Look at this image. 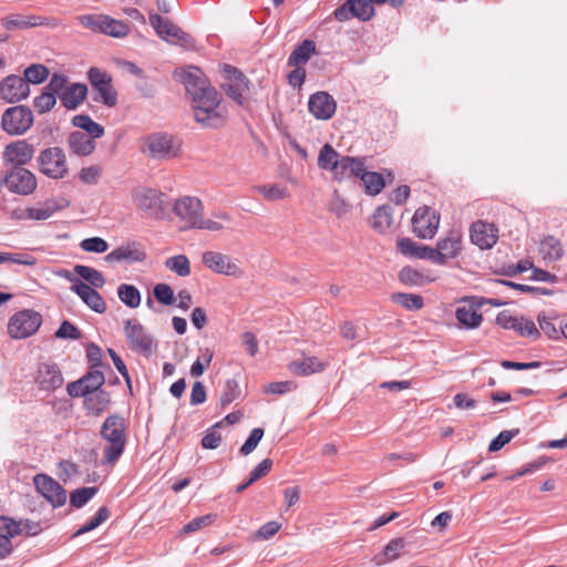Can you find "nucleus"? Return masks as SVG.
<instances>
[{
    "instance_id": "f257e3e1",
    "label": "nucleus",
    "mask_w": 567,
    "mask_h": 567,
    "mask_svg": "<svg viewBox=\"0 0 567 567\" xmlns=\"http://www.w3.org/2000/svg\"><path fill=\"white\" fill-rule=\"evenodd\" d=\"M194 116L205 127L217 128L225 122V113L219 107L220 96L210 84L192 95Z\"/></svg>"
},
{
    "instance_id": "f03ea898",
    "label": "nucleus",
    "mask_w": 567,
    "mask_h": 567,
    "mask_svg": "<svg viewBox=\"0 0 567 567\" xmlns=\"http://www.w3.org/2000/svg\"><path fill=\"white\" fill-rule=\"evenodd\" d=\"M101 436L107 442L103 450V463L113 465L123 454L126 445V423L124 417L112 414L101 426Z\"/></svg>"
},
{
    "instance_id": "7ed1b4c3",
    "label": "nucleus",
    "mask_w": 567,
    "mask_h": 567,
    "mask_svg": "<svg viewBox=\"0 0 567 567\" xmlns=\"http://www.w3.org/2000/svg\"><path fill=\"white\" fill-rule=\"evenodd\" d=\"M87 80L94 90L93 101L113 107L117 103V92L112 75L96 66L87 70Z\"/></svg>"
},
{
    "instance_id": "20e7f679",
    "label": "nucleus",
    "mask_w": 567,
    "mask_h": 567,
    "mask_svg": "<svg viewBox=\"0 0 567 567\" xmlns=\"http://www.w3.org/2000/svg\"><path fill=\"white\" fill-rule=\"evenodd\" d=\"M39 171L49 178L62 179L69 174L64 151L59 146L42 150L38 156Z\"/></svg>"
},
{
    "instance_id": "39448f33",
    "label": "nucleus",
    "mask_w": 567,
    "mask_h": 567,
    "mask_svg": "<svg viewBox=\"0 0 567 567\" xmlns=\"http://www.w3.org/2000/svg\"><path fill=\"white\" fill-rule=\"evenodd\" d=\"M33 122V113L28 106L16 105L3 112L1 127L11 136H20L32 127Z\"/></svg>"
},
{
    "instance_id": "423d86ee",
    "label": "nucleus",
    "mask_w": 567,
    "mask_h": 567,
    "mask_svg": "<svg viewBox=\"0 0 567 567\" xmlns=\"http://www.w3.org/2000/svg\"><path fill=\"white\" fill-rule=\"evenodd\" d=\"M221 73L225 81L221 83V89L226 95L235 101L237 104L243 105L245 96L249 91V81L244 73L237 68L224 64Z\"/></svg>"
},
{
    "instance_id": "0eeeda50",
    "label": "nucleus",
    "mask_w": 567,
    "mask_h": 567,
    "mask_svg": "<svg viewBox=\"0 0 567 567\" xmlns=\"http://www.w3.org/2000/svg\"><path fill=\"white\" fill-rule=\"evenodd\" d=\"M42 323L39 312L24 309L13 315L8 323V332L13 339H23L38 331Z\"/></svg>"
},
{
    "instance_id": "6e6552de",
    "label": "nucleus",
    "mask_w": 567,
    "mask_h": 567,
    "mask_svg": "<svg viewBox=\"0 0 567 567\" xmlns=\"http://www.w3.org/2000/svg\"><path fill=\"white\" fill-rule=\"evenodd\" d=\"M496 323L506 330H513L518 336L537 340L540 338V331L535 322L524 316L513 315L508 310H503L496 316Z\"/></svg>"
},
{
    "instance_id": "1a4fd4ad",
    "label": "nucleus",
    "mask_w": 567,
    "mask_h": 567,
    "mask_svg": "<svg viewBox=\"0 0 567 567\" xmlns=\"http://www.w3.org/2000/svg\"><path fill=\"white\" fill-rule=\"evenodd\" d=\"M9 192L19 195H30L37 188L35 175L24 167H12L1 181Z\"/></svg>"
},
{
    "instance_id": "9d476101",
    "label": "nucleus",
    "mask_w": 567,
    "mask_h": 567,
    "mask_svg": "<svg viewBox=\"0 0 567 567\" xmlns=\"http://www.w3.org/2000/svg\"><path fill=\"white\" fill-rule=\"evenodd\" d=\"M124 331L132 350L146 358L152 355L154 339L136 319L127 320Z\"/></svg>"
},
{
    "instance_id": "9b49d317",
    "label": "nucleus",
    "mask_w": 567,
    "mask_h": 567,
    "mask_svg": "<svg viewBox=\"0 0 567 567\" xmlns=\"http://www.w3.org/2000/svg\"><path fill=\"white\" fill-rule=\"evenodd\" d=\"M142 152L154 159H167L177 156L178 147L171 135L154 133L144 140Z\"/></svg>"
},
{
    "instance_id": "f8f14e48",
    "label": "nucleus",
    "mask_w": 567,
    "mask_h": 567,
    "mask_svg": "<svg viewBox=\"0 0 567 567\" xmlns=\"http://www.w3.org/2000/svg\"><path fill=\"white\" fill-rule=\"evenodd\" d=\"M374 16L375 9L369 0H346L333 11V17L339 22H346L351 18L368 22Z\"/></svg>"
},
{
    "instance_id": "ddd939ff",
    "label": "nucleus",
    "mask_w": 567,
    "mask_h": 567,
    "mask_svg": "<svg viewBox=\"0 0 567 567\" xmlns=\"http://www.w3.org/2000/svg\"><path fill=\"white\" fill-rule=\"evenodd\" d=\"M440 226V215L429 206L420 207L412 217L414 234L422 239H432Z\"/></svg>"
},
{
    "instance_id": "4468645a",
    "label": "nucleus",
    "mask_w": 567,
    "mask_h": 567,
    "mask_svg": "<svg viewBox=\"0 0 567 567\" xmlns=\"http://www.w3.org/2000/svg\"><path fill=\"white\" fill-rule=\"evenodd\" d=\"M165 194L153 188L141 187L134 190V204L151 217H159L164 209Z\"/></svg>"
},
{
    "instance_id": "2eb2a0df",
    "label": "nucleus",
    "mask_w": 567,
    "mask_h": 567,
    "mask_svg": "<svg viewBox=\"0 0 567 567\" xmlns=\"http://www.w3.org/2000/svg\"><path fill=\"white\" fill-rule=\"evenodd\" d=\"M37 491L54 507H61L66 502V491L62 485L47 474H37L33 477Z\"/></svg>"
},
{
    "instance_id": "dca6fc26",
    "label": "nucleus",
    "mask_w": 567,
    "mask_h": 567,
    "mask_svg": "<svg viewBox=\"0 0 567 567\" xmlns=\"http://www.w3.org/2000/svg\"><path fill=\"white\" fill-rule=\"evenodd\" d=\"M203 204L197 197L184 196L174 204V213L185 223L186 229H194L203 215Z\"/></svg>"
},
{
    "instance_id": "f3484780",
    "label": "nucleus",
    "mask_w": 567,
    "mask_h": 567,
    "mask_svg": "<svg viewBox=\"0 0 567 567\" xmlns=\"http://www.w3.org/2000/svg\"><path fill=\"white\" fill-rule=\"evenodd\" d=\"M34 155V146L27 140H18L6 145L2 159L6 165L23 167Z\"/></svg>"
},
{
    "instance_id": "a211bd4d",
    "label": "nucleus",
    "mask_w": 567,
    "mask_h": 567,
    "mask_svg": "<svg viewBox=\"0 0 567 567\" xmlns=\"http://www.w3.org/2000/svg\"><path fill=\"white\" fill-rule=\"evenodd\" d=\"M30 95V86L22 76L10 74L0 82V97L8 103H17Z\"/></svg>"
},
{
    "instance_id": "6ab92c4d",
    "label": "nucleus",
    "mask_w": 567,
    "mask_h": 567,
    "mask_svg": "<svg viewBox=\"0 0 567 567\" xmlns=\"http://www.w3.org/2000/svg\"><path fill=\"white\" fill-rule=\"evenodd\" d=\"M470 238L480 249H491L498 239V229L494 224L477 220L471 225Z\"/></svg>"
},
{
    "instance_id": "aec40b11",
    "label": "nucleus",
    "mask_w": 567,
    "mask_h": 567,
    "mask_svg": "<svg viewBox=\"0 0 567 567\" xmlns=\"http://www.w3.org/2000/svg\"><path fill=\"white\" fill-rule=\"evenodd\" d=\"M202 262L209 270L220 275L237 276L240 271L239 267L230 256L224 255L219 251H205L202 256Z\"/></svg>"
},
{
    "instance_id": "412c9836",
    "label": "nucleus",
    "mask_w": 567,
    "mask_h": 567,
    "mask_svg": "<svg viewBox=\"0 0 567 567\" xmlns=\"http://www.w3.org/2000/svg\"><path fill=\"white\" fill-rule=\"evenodd\" d=\"M308 110L317 120L327 121L334 115L337 103L328 92L319 91L310 95Z\"/></svg>"
},
{
    "instance_id": "4be33fe9",
    "label": "nucleus",
    "mask_w": 567,
    "mask_h": 567,
    "mask_svg": "<svg viewBox=\"0 0 567 567\" xmlns=\"http://www.w3.org/2000/svg\"><path fill=\"white\" fill-rule=\"evenodd\" d=\"M35 382L42 391H55L61 388L64 379L58 364L44 362L38 368Z\"/></svg>"
},
{
    "instance_id": "5701e85b",
    "label": "nucleus",
    "mask_w": 567,
    "mask_h": 567,
    "mask_svg": "<svg viewBox=\"0 0 567 567\" xmlns=\"http://www.w3.org/2000/svg\"><path fill=\"white\" fill-rule=\"evenodd\" d=\"M442 265H446L449 259L460 256L463 249V237L460 230L452 229L436 243Z\"/></svg>"
},
{
    "instance_id": "b1692460",
    "label": "nucleus",
    "mask_w": 567,
    "mask_h": 567,
    "mask_svg": "<svg viewBox=\"0 0 567 567\" xmlns=\"http://www.w3.org/2000/svg\"><path fill=\"white\" fill-rule=\"evenodd\" d=\"M71 289L82 299V301L97 313H103L106 310V303L102 296L87 284L78 280Z\"/></svg>"
},
{
    "instance_id": "393cba45",
    "label": "nucleus",
    "mask_w": 567,
    "mask_h": 567,
    "mask_svg": "<svg viewBox=\"0 0 567 567\" xmlns=\"http://www.w3.org/2000/svg\"><path fill=\"white\" fill-rule=\"evenodd\" d=\"M364 168L363 158L342 156L334 168V179L341 182L348 178H358Z\"/></svg>"
},
{
    "instance_id": "a878e982",
    "label": "nucleus",
    "mask_w": 567,
    "mask_h": 567,
    "mask_svg": "<svg viewBox=\"0 0 567 567\" xmlns=\"http://www.w3.org/2000/svg\"><path fill=\"white\" fill-rule=\"evenodd\" d=\"M2 27L8 31L24 30L33 27L48 25V19L41 16L10 14L1 18Z\"/></svg>"
},
{
    "instance_id": "bb28decb",
    "label": "nucleus",
    "mask_w": 567,
    "mask_h": 567,
    "mask_svg": "<svg viewBox=\"0 0 567 567\" xmlns=\"http://www.w3.org/2000/svg\"><path fill=\"white\" fill-rule=\"evenodd\" d=\"M87 96V86L83 83H72L60 93L61 105L66 110H76Z\"/></svg>"
},
{
    "instance_id": "cd10ccee",
    "label": "nucleus",
    "mask_w": 567,
    "mask_h": 567,
    "mask_svg": "<svg viewBox=\"0 0 567 567\" xmlns=\"http://www.w3.org/2000/svg\"><path fill=\"white\" fill-rule=\"evenodd\" d=\"M146 258V254L137 247V245L120 246L118 248L109 252L104 259L109 264L113 262H138Z\"/></svg>"
},
{
    "instance_id": "c85d7f7f",
    "label": "nucleus",
    "mask_w": 567,
    "mask_h": 567,
    "mask_svg": "<svg viewBox=\"0 0 567 567\" xmlns=\"http://www.w3.org/2000/svg\"><path fill=\"white\" fill-rule=\"evenodd\" d=\"M178 75L190 96L209 85L200 69L196 66H188L182 70Z\"/></svg>"
},
{
    "instance_id": "c756f323",
    "label": "nucleus",
    "mask_w": 567,
    "mask_h": 567,
    "mask_svg": "<svg viewBox=\"0 0 567 567\" xmlns=\"http://www.w3.org/2000/svg\"><path fill=\"white\" fill-rule=\"evenodd\" d=\"M291 373L298 377H307L319 373L326 369V363L317 357H303L300 360H293L288 364Z\"/></svg>"
},
{
    "instance_id": "7c9ffc66",
    "label": "nucleus",
    "mask_w": 567,
    "mask_h": 567,
    "mask_svg": "<svg viewBox=\"0 0 567 567\" xmlns=\"http://www.w3.org/2000/svg\"><path fill=\"white\" fill-rule=\"evenodd\" d=\"M477 303H466L456 308L455 317L457 321L466 329L478 328L483 317L477 311Z\"/></svg>"
},
{
    "instance_id": "2f4dec72",
    "label": "nucleus",
    "mask_w": 567,
    "mask_h": 567,
    "mask_svg": "<svg viewBox=\"0 0 567 567\" xmlns=\"http://www.w3.org/2000/svg\"><path fill=\"white\" fill-rule=\"evenodd\" d=\"M93 140L94 138L90 137L85 133L75 131L69 135L68 144L70 150L76 155L86 156L90 155L95 148V143Z\"/></svg>"
},
{
    "instance_id": "473e14b6",
    "label": "nucleus",
    "mask_w": 567,
    "mask_h": 567,
    "mask_svg": "<svg viewBox=\"0 0 567 567\" xmlns=\"http://www.w3.org/2000/svg\"><path fill=\"white\" fill-rule=\"evenodd\" d=\"M399 279L402 284L410 287H423L435 279L429 272L415 269L413 267H403L399 272Z\"/></svg>"
},
{
    "instance_id": "72a5a7b5",
    "label": "nucleus",
    "mask_w": 567,
    "mask_h": 567,
    "mask_svg": "<svg viewBox=\"0 0 567 567\" xmlns=\"http://www.w3.org/2000/svg\"><path fill=\"white\" fill-rule=\"evenodd\" d=\"M405 547V542L403 538H394L391 539L384 547L381 554L374 556L373 561L377 566L384 565L386 563L393 561L401 556Z\"/></svg>"
},
{
    "instance_id": "f704fd0d",
    "label": "nucleus",
    "mask_w": 567,
    "mask_h": 567,
    "mask_svg": "<svg viewBox=\"0 0 567 567\" xmlns=\"http://www.w3.org/2000/svg\"><path fill=\"white\" fill-rule=\"evenodd\" d=\"M539 254L545 261H557L563 257L564 248L559 239L547 236L540 241Z\"/></svg>"
},
{
    "instance_id": "c9c22d12",
    "label": "nucleus",
    "mask_w": 567,
    "mask_h": 567,
    "mask_svg": "<svg viewBox=\"0 0 567 567\" xmlns=\"http://www.w3.org/2000/svg\"><path fill=\"white\" fill-rule=\"evenodd\" d=\"M110 403V394L102 389L87 394L84 400V408L93 415L101 414Z\"/></svg>"
},
{
    "instance_id": "e433bc0d",
    "label": "nucleus",
    "mask_w": 567,
    "mask_h": 567,
    "mask_svg": "<svg viewBox=\"0 0 567 567\" xmlns=\"http://www.w3.org/2000/svg\"><path fill=\"white\" fill-rule=\"evenodd\" d=\"M315 51V42L312 40H303L289 55L288 64L295 66L306 64Z\"/></svg>"
},
{
    "instance_id": "4c0bfd02",
    "label": "nucleus",
    "mask_w": 567,
    "mask_h": 567,
    "mask_svg": "<svg viewBox=\"0 0 567 567\" xmlns=\"http://www.w3.org/2000/svg\"><path fill=\"white\" fill-rule=\"evenodd\" d=\"M148 20L156 34L164 41H169L171 32H173L178 27L173 21L164 19L162 16L154 11H150Z\"/></svg>"
},
{
    "instance_id": "58836bf2",
    "label": "nucleus",
    "mask_w": 567,
    "mask_h": 567,
    "mask_svg": "<svg viewBox=\"0 0 567 567\" xmlns=\"http://www.w3.org/2000/svg\"><path fill=\"white\" fill-rule=\"evenodd\" d=\"M72 124L86 132L92 138H100L104 135V127L94 122L89 115L78 114L73 116Z\"/></svg>"
},
{
    "instance_id": "ea45409f",
    "label": "nucleus",
    "mask_w": 567,
    "mask_h": 567,
    "mask_svg": "<svg viewBox=\"0 0 567 567\" xmlns=\"http://www.w3.org/2000/svg\"><path fill=\"white\" fill-rule=\"evenodd\" d=\"M393 223L392 208L389 205L380 206L372 216L371 225L379 233H385Z\"/></svg>"
},
{
    "instance_id": "a19ab883",
    "label": "nucleus",
    "mask_w": 567,
    "mask_h": 567,
    "mask_svg": "<svg viewBox=\"0 0 567 567\" xmlns=\"http://www.w3.org/2000/svg\"><path fill=\"white\" fill-rule=\"evenodd\" d=\"M212 218H204L203 216L199 218L195 229L209 230V231H221L225 226L223 221H229L230 216L225 212H215L213 213Z\"/></svg>"
},
{
    "instance_id": "79ce46f5",
    "label": "nucleus",
    "mask_w": 567,
    "mask_h": 567,
    "mask_svg": "<svg viewBox=\"0 0 567 567\" xmlns=\"http://www.w3.org/2000/svg\"><path fill=\"white\" fill-rule=\"evenodd\" d=\"M359 178L362 181L365 187V192L370 195H378L383 189L385 183L381 174L375 172H367L365 167L360 174Z\"/></svg>"
},
{
    "instance_id": "37998d69",
    "label": "nucleus",
    "mask_w": 567,
    "mask_h": 567,
    "mask_svg": "<svg viewBox=\"0 0 567 567\" xmlns=\"http://www.w3.org/2000/svg\"><path fill=\"white\" fill-rule=\"evenodd\" d=\"M117 296L120 300L130 308H137L141 305V292L133 285H120L117 288Z\"/></svg>"
},
{
    "instance_id": "c03bdc74",
    "label": "nucleus",
    "mask_w": 567,
    "mask_h": 567,
    "mask_svg": "<svg viewBox=\"0 0 567 567\" xmlns=\"http://www.w3.org/2000/svg\"><path fill=\"white\" fill-rule=\"evenodd\" d=\"M338 152L330 145L324 144L318 156V166L321 169H327L333 172L339 162Z\"/></svg>"
},
{
    "instance_id": "a18cd8bd",
    "label": "nucleus",
    "mask_w": 567,
    "mask_h": 567,
    "mask_svg": "<svg viewBox=\"0 0 567 567\" xmlns=\"http://www.w3.org/2000/svg\"><path fill=\"white\" fill-rule=\"evenodd\" d=\"M50 75L49 69L44 64L33 63L29 65L23 72V79L30 84H41Z\"/></svg>"
},
{
    "instance_id": "49530a36",
    "label": "nucleus",
    "mask_w": 567,
    "mask_h": 567,
    "mask_svg": "<svg viewBox=\"0 0 567 567\" xmlns=\"http://www.w3.org/2000/svg\"><path fill=\"white\" fill-rule=\"evenodd\" d=\"M74 272L78 276H80L82 279L87 281L90 284L89 286L101 288L105 284V279H104V276L102 275V272L92 267L84 266V265H76L74 267Z\"/></svg>"
},
{
    "instance_id": "de8ad7c7",
    "label": "nucleus",
    "mask_w": 567,
    "mask_h": 567,
    "mask_svg": "<svg viewBox=\"0 0 567 567\" xmlns=\"http://www.w3.org/2000/svg\"><path fill=\"white\" fill-rule=\"evenodd\" d=\"M165 267L179 277H187L190 274V264L185 255H176L165 260Z\"/></svg>"
},
{
    "instance_id": "09e8293b",
    "label": "nucleus",
    "mask_w": 567,
    "mask_h": 567,
    "mask_svg": "<svg viewBox=\"0 0 567 567\" xmlns=\"http://www.w3.org/2000/svg\"><path fill=\"white\" fill-rule=\"evenodd\" d=\"M392 300L408 310H419L424 306L423 298L414 293L398 292L392 296Z\"/></svg>"
},
{
    "instance_id": "8fccbe9b",
    "label": "nucleus",
    "mask_w": 567,
    "mask_h": 567,
    "mask_svg": "<svg viewBox=\"0 0 567 567\" xmlns=\"http://www.w3.org/2000/svg\"><path fill=\"white\" fill-rule=\"evenodd\" d=\"M6 262H13L23 266H34L37 264V258L28 252L0 251V265Z\"/></svg>"
},
{
    "instance_id": "3c124183",
    "label": "nucleus",
    "mask_w": 567,
    "mask_h": 567,
    "mask_svg": "<svg viewBox=\"0 0 567 567\" xmlns=\"http://www.w3.org/2000/svg\"><path fill=\"white\" fill-rule=\"evenodd\" d=\"M110 516V511L107 507L103 506L99 508L95 516L87 520L82 527H80L73 535V537L83 535L89 533L95 528H97L101 524H103Z\"/></svg>"
},
{
    "instance_id": "603ef678",
    "label": "nucleus",
    "mask_w": 567,
    "mask_h": 567,
    "mask_svg": "<svg viewBox=\"0 0 567 567\" xmlns=\"http://www.w3.org/2000/svg\"><path fill=\"white\" fill-rule=\"evenodd\" d=\"M59 207L54 203H45L39 207H31L25 210V217L32 220L49 219Z\"/></svg>"
},
{
    "instance_id": "864d4df0",
    "label": "nucleus",
    "mask_w": 567,
    "mask_h": 567,
    "mask_svg": "<svg viewBox=\"0 0 567 567\" xmlns=\"http://www.w3.org/2000/svg\"><path fill=\"white\" fill-rule=\"evenodd\" d=\"M240 395V388L235 379H228L220 393V405L223 408L229 405Z\"/></svg>"
},
{
    "instance_id": "5fc2aeb1",
    "label": "nucleus",
    "mask_w": 567,
    "mask_h": 567,
    "mask_svg": "<svg viewBox=\"0 0 567 567\" xmlns=\"http://www.w3.org/2000/svg\"><path fill=\"white\" fill-rule=\"evenodd\" d=\"M56 104V96L45 90L40 95L35 96L33 100V106L39 114H44L51 111Z\"/></svg>"
},
{
    "instance_id": "6e6d98bb",
    "label": "nucleus",
    "mask_w": 567,
    "mask_h": 567,
    "mask_svg": "<svg viewBox=\"0 0 567 567\" xmlns=\"http://www.w3.org/2000/svg\"><path fill=\"white\" fill-rule=\"evenodd\" d=\"M96 493L97 488L94 486L82 487L73 491L70 495L71 506L75 508L83 507Z\"/></svg>"
},
{
    "instance_id": "4d7b16f0",
    "label": "nucleus",
    "mask_w": 567,
    "mask_h": 567,
    "mask_svg": "<svg viewBox=\"0 0 567 567\" xmlns=\"http://www.w3.org/2000/svg\"><path fill=\"white\" fill-rule=\"evenodd\" d=\"M84 385H87V391L94 392L104 384L105 378L102 371L96 368H92L85 375L81 378Z\"/></svg>"
},
{
    "instance_id": "13d9d810",
    "label": "nucleus",
    "mask_w": 567,
    "mask_h": 567,
    "mask_svg": "<svg viewBox=\"0 0 567 567\" xmlns=\"http://www.w3.org/2000/svg\"><path fill=\"white\" fill-rule=\"evenodd\" d=\"M69 76L63 74V73H60V72H54L50 80H49V83L44 86L45 90H48L49 92H51L52 94H54L55 96H60V93L65 89L68 87L69 85Z\"/></svg>"
},
{
    "instance_id": "bf43d9fd",
    "label": "nucleus",
    "mask_w": 567,
    "mask_h": 567,
    "mask_svg": "<svg viewBox=\"0 0 567 567\" xmlns=\"http://www.w3.org/2000/svg\"><path fill=\"white\" fill-rule=\"evenodd\" d=\"M80 247L82 250L87 252H105L109 248V244L101 237H90L85 238L80 243Z\"/></svg>"
},
{
    "instance_id": "052dcab7",
    "label": "nucleus",
    "mask_w": 567,
    "mask_h": 567,
    "mask_svg": "<svg viewBox=\"0 0 567 567\" xmlns=\"http://www.w3.org/2000/svg\"><path fill=\"white\" fill-rule=\"evenodd\" d=\"M215 518H216V515H213V514H207V515H204V516L195 517L194 519L188 522L183 527V533L184 534H190V533L198 532L202 528L212 525L213 522L215 520Z\"/></svg>"
},
{
    "instance_id": "680f3d73",
    "label": "nucleus",
    "mask_w": 567,
    "mask_h": 567,
    "mask_svg": "<svg viewBox=\"0 0 567 567\" xmlns=\"http://www.w3.org/2000/svg\"><path fill=\"white\" fill-rule=\"evenodd\" d=\"M399 251L405 257L419 259L421 245L412 240L411 238L403 237L396 243Z\"/></svg>"
},
{
    "instance_id": "e2e57ef3",
    "label": "nucleus",
    "mask_w": 567,
    "mask_h": 567,
    "mask_svg": "<svg viewBox=\"0 0 567 567\" xmlns=\"http://www.w3.org/2000/svg\"><path fill=\"white\" fill-rule=\"evenodd\" d=\"M156 300L165 306H169L175 301L174 291L167 284H157L153 290Z\"/></svg>"
},
{
    "instance_id": "0e129e2a",
    "label": "nucleus",
    "mask_w": 567,
    "mask_h": 567,
    "mask_svg": "<svg viewBox=\"0 0 567 567\" xmlns=\"http://www.w3.org/2000/svg\"><path fill=\"white\" fill-rule=\"evenodd\" d=\"M264 436V430L261 427H255L250 431L249 436L240 447L239 452L243 455L250 454L259 444Z\"/></svg>"
},
{
    "instance_id": "69168bd1",
    "label": "nucleus",
    "mask_w": 567,
    "mask_h": 567,
    "mask_svg": "<svg viewBox=\"0 0 567 567\" xmlns=\"http://www.w3.org/2000/svg\"><path fill=\"white\" fill-rule=\"evenodd\" d=\"M0 532L2 536H8L9 539L21 535V528L19 525V520H16L10 517L0 516Z\"/></svg>"
},
{
    "instance_id": "338daca9",
    "label": "nucleus",
    "mask_w": 567,
    "mask_h": 567,
    "mask_svg": "<svg viewBox=\"0 0 567 567\" xmlns=\"http://www.w3.org/2000/svg\"><path fill=\"white\" fill-rule=\"evenodd\" d=\"M107 35L113 38H124L128 34V25L120 20L113 19L107 16Z\"/></svg>"
},
{
    "instance_id": "774afa93",
    "label": "nucleus",
    "mask_w": 567,
    "mask_h": 567,
    "mask_svg": "<svg viewBox=\"0 0 567 567\" xmlns=\"http://www.w3.org/2000/svg\"><path fill=\"white\" fill-rule=\"evenodd\" d=\"M220 422L216 423L213 427L206 431L202 439V446L207 450H215L221 443V435L215 430L220 426Z\"/></svg>"
}]
</instances>
